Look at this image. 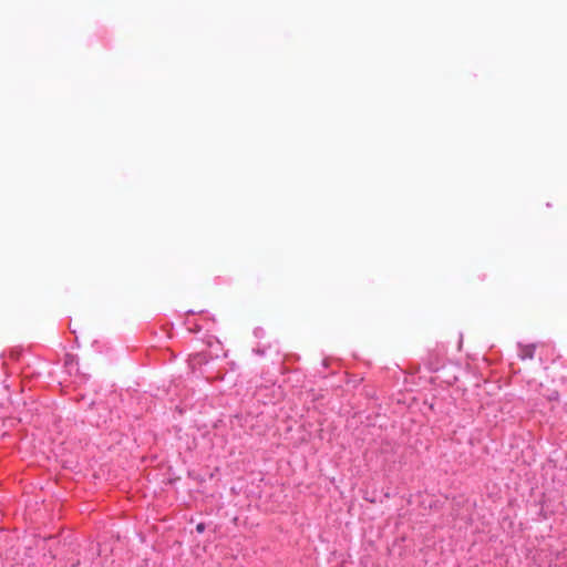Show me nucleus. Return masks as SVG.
<instances>
[{"label": "nucleus", "instance_id": "nucleus-1", "mask_svg": "<svg viewBox=\"0 0 567 567\" xmlns=\"http://www.w3.org/2000/svg\"><path fill=\"white\" fill-rule=\"evenodd\" d=\"M533 347H526L524 352H525V355L528 357V358H533Z\"/></svg>", "mask_w": 567, "mask_h": 567}, {"label": "nucleus", "instance_id": "nucleus-2", "mask_svg": "<svg viewBox=\"0 0 567 567\" xmlns=\"http://www.w3.org/2000/svg\"><path fill=\"white\" fill-rule=\"evenodd\" d=\"M196 529H197V532H198V533H203V532H204V529H205L204 524H202V523H200V524H198V525L196 526Z\"/></svg>", "mask_w": 567, "mask_h": 567}]
</instances>
